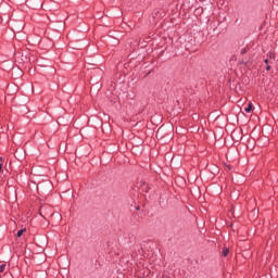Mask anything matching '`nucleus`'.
<instances>
[{
  "instance_id": "2",
  "label": "nucleus",
  "mask_w": 278,
  "mask_h": 278,
  "mask_svg": "<svg viewBox=\"0 0 278 278\" xmlns=\"http://www.w3.org/2000/svg\"><path fill=\"white\" fill-rule=\"evenodd\" d=\"M222 255L224 257H227V255H229V248H224L223 252H222Z\"/></svg>"
},
{
  "instance_id": "8",
  "label": "nucleus",
  "mask_w": 278,
  "mask_h": 278,
  "mask_svg": "<svg viewBox=\"0 0 278 278\" xmlns=\"http://www.w3.org/2000/svg\"><path fill=\"white\" fill-rule=\"evenodd\" d=\"M268 62H269L268 59H266V60H265V64H268Z\"/></svg>"
},
{
  "instance_id": "9",
  "label": "nucleus",
  "mask_w": 278,
  "mask_h": 278,
  "mask_svg": "<svg viewBox=\"0 0 278 278\" xmlns=\"http://www.w3.org/2000/svg\"><path fill=\"white\" fill-rule=\"evenodd\" d=\"M1 170H2V166L0 165V173H1Z\"/></svg>"
},
{
  "instance_id": "4",
  "label": "nucleus",
  "mask_w": 278,
  "mask_h": 278,
  "mask_svg": "<svg viewBox=\"0 0 278 278\" xmlns=\"http://www.w3.org/2000/svg\"><path fill=\"white\" fill-rule=\"evenodd\" d=\"M4 271H5V265L3 264L0 266V273H4Z\"/></svg>"
},
{
  "instance_id": "3",
  "label": "nucleus",
  "mask_w": 278,
  "mask_h": 278,
  "mask_svg": "<svg viewBox=\"0 0 278 278\" xmlns=\"http://www.w3.org/2000/svg\"><path fill=\"white\" fill-rule=\"evenodd\" d=\"M25 231H27V229H21L17 231V238H21V236H23V233H25Z\"/></svg>"
},
{
  "instance_id": "6",
  "label": "nucleus",
  "mask_w": 278,
  "mask_h": 278,
  "mask_svg": "<svg viewBox=\"0 0 278 278\" xmlns=\"http://www.w3.org/2000/svg\"><path fill=\"white\" fill-rule=\"evenodd\" d=\"M266 71H270V65H267V66H266Z\"/></svg>"
},
{
  "instance_id": "5",
  "label": "nucleus",
  "mask_w": 278,
  "mask_h": 278,
  "mask_svg": "<svg viewBox=\"0 0 278 278\" xmlns=\"http://www.w3.org/2000/svg\"><path fill=\"white\" fill-rule=\"evenodd\" d=\"M269 60H275V55H274V54H270V55H269Z\"/></svg>"
},
{
  "instance_id": "7",
  "label": "nucleus",
  "mask_w": 278,
  "mask_h": 278,
  "mask_svg": "<svg viewBox=\"0 0 278 278\" xmlns=\"http://www.w3.org/2000/svg\"><path fill=\"white\" fill-rule=\"evenodd\" d=\"M241 53H247V50H245V49H243V50L241 51Z\"/></svg>"
},
{
  "instance_id": "1",
  "label": "nucleus",
  "mask_w": 278,
  "mask_h": 278,
  "mask_svg": "<svg viewBox=\"0 0 278 278\" xmlns=\"http://www.w3.org/2000/svg\"><path fill=\"white\" fill-rule=\"evenodd\" d=\"M251 110H253V103H249L248 106L244 109V112L249 113L251 112Z\"/></svg>"
}]
</instances>
